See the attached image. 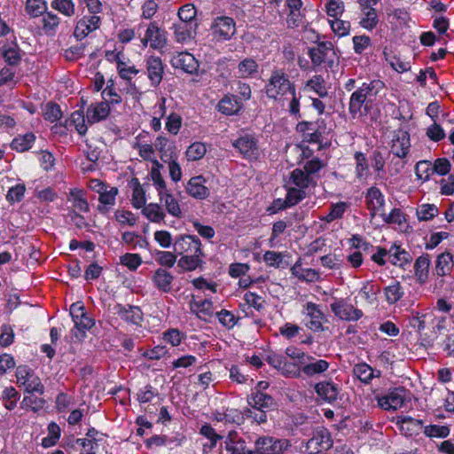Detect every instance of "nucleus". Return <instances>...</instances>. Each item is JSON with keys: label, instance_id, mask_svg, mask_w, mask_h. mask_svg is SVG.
<instances>
[{"label": "nucleus", "instance_id": "a211bd4d", "mask_svg": "<svg viewBox=\"0 0 454 454\" xmlns=\"http://www.w3.org/2000/svg\"><path fill=\"white\" fill-rule=\"evenodd\" d=\"M388 261L396 267L406 269L412 262V256L401 244L393 243L388 249Z\"/></svg>", "mask_w": 454, "mask_h": 454}, {"label": "nucleus", "instance_id": "79ce46f5", "mask_svg": "<svg viewBox=\"0 0 454 454\" xmlns=\"http://www.w3.org/2000/svg\"><path fill=\"white\" fill-rule=\"evenodd\" d=\"M292 183L299 189L305 191L310 185H315L316 182L312 176H309L303 169L294 168L290 175Z\"/></svg>", "mask_w": 454, "mask_h": 454}, {"label": "nucleus", "instance_id": "338daca9", "mask_svg": "<svg viewBox=\"0 0 454 454\" xmlns=\"http://www.w3.org/2000/svg\"><path fill=\"white\" fill-rule=\"evenodd\" d=\"M102 97L109 105H118L121 102V97L116 92L114 82L112 79L107 81L106 87L102 91Z\"/></svg>", "mask_w": 454, "mask_h": 454}, {"label": "nucleus", "instance_id": "8fccbe9b", "mask_svg": "<svg viewBox=\"0 0 454 454\" xmlns=\"http://www.w3.org/2000/svg\"><path fill=\"white\" fill-rule=\"evenodd\" d=\"M142 213L150 222L156 223H160L166 216L164 211L158 203L148 204L143 208Z\"/></svg>", "mask_w": 454, "mask_h": 454}, {"label": "nucleus", "instance_id": "0e129e2a", "mask_svg": "<svg viewBox=\"0 0 454 454\" xmlns=\"http://www.w3.org/2000/svg\"><path fill=\"white\" fill-rule=\"evenodd\" d=\"M206 153L207 148L204 143L194 142L188 146L185 153L188 160L195 161L202 159Z\"/></svg>", "mask_w": 454, "mask_h": 454}, {"label": "nucleus", "instance_id": "aec40b11", "mask_svg": "<svg viewBox=\"0 0 454 454\" xmlns=\"http://www.w3.org/2000/svg\"><path fill=\"white\" fill-rule=\"evenodd\" d=\"M171 63L175 68H180L190 74H196L200 67V64L195 57L186 51L178 53L172 59Z\"/></svg>", "mask_w": 454, "mask_h": 454}, {"label": "nucleus", "instance_id": "f704fd0d", "mask_svg": "<svg viewBox=\"0 0 454 454\" xmlns=\"http://www.w3.org/2000/svg\"><path fill=\"white\" fill-rule=\"evenodd\" d=\"M259 72V65L253 58H246L238 65V77L248 79L254 77Z\"/></svg>", "mask_w": 454, "mask_h": 454}, {"label": "nucleus", "instance_id": "72a5a7b5", "mask_svg": "<svg viewBox=\"0 0 454 454\" xmlns=\"http://www.w3.org/2000/svg\"><path fill=\"white\" fill-rule=\"evenodd\" d=\"M129 187L132 189V206L139 209L142 208L146 202L145 191L143 188L137 177H132L128 184Z\"/></svg>", "mask_w": 454, "mask_h": 454}, {"label": "nucleus", "instance_id": "49530a36", "mask_svg": "<svg viewBox=\"0 0 454 454\" xmlns=\"http://www.w3.org/2000/svg\"><path fill=\"white\" fill-rule=\"evenodd\" d=\"M68 200H71L73 206L81 212L87 213L89 211L90 206L87 199L84 197V191L82 189H71Z\"/></svg>", "mask_w": 454, "mask_h": 454}, {"label": "nucleus", "instance_id": "13d9d810", "mask_svg": "<svg viewBox=\"0 0 454 454\" xmlns=\"http://www.w3.org/2000/svg\"><path fill=\"white\" fill-rule=\"evenodd\" d=\"M439 213L438 207L434 204H421L417 207L416 215L419 221H429L434 218Z\"/></svg>", "mask_w": 454, "mask_h": 454}, {"label": "nucleus", "instance_id": "e2e57ef3", "mask_svg": "<svg viewBox=\"0 0 454 454\" xmlns=\"http://www.w3.org/2000/svg\"><path fill=\"white\" fill-rule=\"evenodd\" d=\"M26 192V185L23 183L17 184L14 186H12L5 196L6 200L10 205H13L15 203L20 202L25 196Z\"/></svg>", "mask_w": 454, "mask_h": 454}, {"label": "nucleus", "instance_id": "09e8293b", "mask_svg": "<svg viewBox=\"0 0 454 454\" xmlns=\"http://www.w3.org/2000/svg\"><path fill=\"white\" fill-rule=\"evenodd\" d=\"M60 23L59 17L52 12H44L42 19V27L46 35H54Z\"/></svg>", "mask_w": 454, "mask_h": 454}, {"label": "nucleus", "instance_id": "4468645a", "mask_svg": "<svg viewBox=\"0 0 454 454\" xmlns=\"http://www.w3.org/2000/svg\"><path fill=\"white\" fill-rule=\"evenodd\" d=\"M365 205L373 217L384 211L385 196L377 186H371L364 192Z\"/></svg>", "mask_w": 454, "mask_h": 454}, {"label": "nucleus", "instance_id": "6e6d98bb", "mask_svg": "<svg viewBox=\"0 0 454 454\" xmlns=\"http://www.w3.org/2000/svg\"><path fill=\"white\" fill-rule=\"evenodd\" d=\"M384 294L386 301L389 304H395L403 296V287L399 281H395L392 285L386 286L384 288Z\"/></svg>", "mask_w": 454, "mask_h": 454}, {"label": "nucleus", "instance_id": "dca6fc26", "mask_svg": "<svg viewBox=\"0 0 454 454\" xmlns=\"http://www.w3.org/2000/svg\"><path fill=\"white\" fill-rule=\"evenodd\" d=\"M101 19L98 15H85L78 20L74 35L78 41L84 39L90 33L99 28Z\"/></svg>", "mask_w": 454, "mask_h": 454}, {"label": "nucleus", "instance_id": "423d86ee", "mask_svg": "<svg viewBox=\"0 0 454 454\" xmlns=\"http://www.w3.org/2000/svg\"><path fill=\"white\" fill-rule=\"evenodd\" d=\"M286 354L292 360L290 364L296 369H327L329 366L325 360L309 356L295 347L286 348Z\"/></svg>", "mask_w": 454, "mask_h": 454}, {"label": "nucleus", "instance_id": "a18cd8bd", "mask_svg": "<svg viewBox=\"0 0 454 454\" xmlns=\"http://www.w3.org/2000/svg\"><path fill=\"white\" fill-rule=\"evenodd\" d=\"M317 395L324 400L332 403L337 399L338 389L333 383L319 382L315 387Z\"/></svg>", "mask_w": 454, "mask_h": 454}, {"label": "nucleus", "instance_id": "39448f33", "mask_svg": "<svg viewBox=\"0 0 454 454\" xmlns=\"http://www.w3.org/2000/svg\"><path fill=\"white\" fill-rule=\"evenodd\" d=\"M316 43V46L308 49V56L313 67H317L325 64L328 67H333L335 57L333 44L329 41H317Z\"/></svg>", "mask_w": 454, "mask_h": 454}, {"label": "nucleus", "instance_id": "f3484780", "mask_svg": "<svg viewBox=\"0 0 454 454\" xmlns=\"http://www.w3.org/2000/svg\"><path fill=\"white\" fill-rule=\"evenodd\" d=\"M304 309L305 311L303 313L309 318L305 324L306 326L313 332L323 331V322L325 320V317L319 306L312 301H309L304 306Z\"/></svg>", "mask_w": 454, "mask_h": 454}, {"label": "nucleus", "instance_id": "c03bdc74", "mask_svg": "<svg viewBox=\"0 0 454 454\" xmlns=\"http://www.w3.org/2000/svg\"><path fill=\"white\" fill-rule=\"evenodd\" d=\"M305 89L313 90L319 98H324L328 96L325 87V81L321 74H315L305 83Z\"/></svg>", "mask_w": 454, "mask_h": 454}, {"label": "nucleus", "instance_id": "b1692460", "mask_svg": "<svg viewBox=\"0 0 454 454\" xmlns=\"http://www.w3.org/2000/svg\"><path fill=\"white\" fill-rule=\"evenodd\" d=\"M174 276L166 269L158 268L152 276V282L160 292L168 294L172 290Z\"/></svg>", "mask_w": 454, "mask_h": 454}, {"label": "nucleus", "instance_id": "f8f14e48", "mask_svg": "<svg viewBox=\"0 0 454 454\" xmlns=\"http://www.w3.org/2000/svg\"><path fill=\"white\" fill-rule=\"evenodd\" d=\"M410 147V133L403 128L395 130L391 145V151L394 155L403 159L408 155Z\"/></svg>", "mask_w": 454, "mask_h": 454}, {"label": "nucleus", "instance_id": "a19ab883", "mask_svg": "<svg viewBox=\"0 0 454 454\" xmlns=\"http://www.w3.org/2000/svg\"><path fill=\"white\" fill-rule=\"evenodd\" d=\"M35 141V136L32 132H27L24 135H18L12 139L11 148L19 153H24L33 146Z\"/></svg>", "mask_w": 454, "mask_h": 454}, {"label": "nucleus", "instance_id": "6ab92c4d", "mask_svg": "<svg viewBox=\"0 0 454 454\" xmlns=\"http://www.w3.org/2000/svg\"><path fill=\"white\" fill-rule=\"evenodd\" d=\"M146 35L152 49L162 50L166 47L167 32L164 28L160 27L156 21L149 23L146 29Z\"/></svg>", "mask_w": 454, "mask_h": 454}, {"label": "nucleus", "instance_id": "a878e982", "mask_svg": "<svg viewBox=\"0 0 454 454\" xmlns=\"http://www.w3.org/2000/svg\"><path fill=\"white\" fill-rule=\"evenodd\" d=\"M430 265L431 258L428 254H423L415 260L413 269L417 283L423 285L427 282Z\"/></svg>", "mask_w": 454, "mask_h": 454}, {"label": "nucleus", "instance_id": "864d4df0", "mask_svg": "<svg viewBox=\"0 0 454 454\" xmlns=\"http://www.w3.org/2000/svg\"><path fill=\"white\" fill-rule=\"evenodd\" d=\"M178 20L187 23H192V25H198L196 16H197V9L192 4H186L181 6L177 12Z\"/></svg>", "mask_w": 454, "mask_h": 454}, {"label": "nucleus", "instance_id": "4d7b16f0", "mask_svg": "<svg viewBox=\"0 0 454 454\" xmlns=\"http://www.w3.org/2000/svg\"><path fill=\"white\" fill-rule=\"evenodd\" d=\"M348 207V203L344 201L333 203L330 206L329 213L323 218V220L326 223H332L335 220L340 219L343 217V215Z\"/></svg>", "mask_w": 454, "mask_h": 454}, {"label": "nucleus", "instance_id": "c9c22d12", "mask_svg": "<svg viewBox=\"0 0 454 454\" xmlns=\"http://www.w3.org/2000/svg\"><path fill=\"white\" fill-rule=\"evenodd\" d=\"M453 267V255L446 251L440 254L435 261V273L439 277L450 274Z\"/></svg>", "mask_w": 454, "mask_h": 454}, {"label": "nucleus", "instance_id": "cd10ccee", "mask_svg": "<svg viewBox=\"0 0 454 454\" xmlns=\"http://www.w3.org/2000/svg\"><path fill=\"white\" fill-rule=\"evenodd\" d=\"M242 107L243 103L233 94L225 95L217 104L218 112L224 115L237 114Z\"/></svg>", "mask_w": 454, "mask_h": 454}, {"label": "nucleus", "instance_id": "37998d69", "mask_svg": "<svg viewBox=\"0 0 454 454\" xmlns=\"http://www.w3.org/2000/svg\"><path fill=\"white\" fill-rule=\"evenodd\" d=\"M161 168L162 164H160L158 160H153V167L150 171V177L158 192V196H162L161 194L168 191L166 182L160 174Z\"/></svg>", "mask_w": 454, "mask_h": 454}, {"label": "nucleus", "instance_id": "9b49d317", "mask_svg": "<svg viewBox=\"0 0 454 454\" xmlns=\"http://www.w3.org/2000/svg\"><path fill=\"white\" fill-rule=\"evenodd\" d=\"M114 310L121 320L128 324L141 325L143 323L144 313L138 306L117 303L114 307Z\"/></svg>", "mask_w": 454, "mask_h": 454}, {"label": "nucleus", "instance_id": "5701e85b", "mask_svg": "<svg viewBox=\"0 0 454 454\" xmlns=\"http://www.w3.org/2000/svg\"><path fill=\"white\" fill-rule=\"evenodd\" d=\"M197 28L198 25H192V23L180 20L173 23L171 27L177 43H185L192 40L196 35Z\"/></svg>", "mask_w": 454, "mask_h": 454}, {"label": "nucleus", "instance_id": "052dcab7", "mask_svg": "<svg viewBox=\"0 0 454 454\" xmlns=\"http://www.w3.org/2000/svg\"><path fill=\"white\" fill-rule=\"evenodd\" d=\"M51 6L67 17H72L75 13V5L73 0H52Z\"/></svg>", "mask_w": 454, "mask_h": 454}, {"label": "nucleus", "instance_id": "2eb2a0df", "mask_svg": "<svg viewBox=\"0 0 454 454\" xmlns=\"http://www.w3.org/2000/svg\"><path fill=\"white\" fill-rule=\"evenodd\" d=\"M146 73L150 84L158 87L162 81L164 64L158 56L151 55L145 60Z\"/></svg>", "mask_w": 454, "mask_h": 454}, {"label": "nucleus", "instance_id": "603ef678", "mask_svg": "<svg viewBox=\"0 0 454 454\" xmlns=\"http://www.w3.org/2000/svg\"><path fill=\"white\" fill-rule=\"evenodd\" d=\"M354 159L356 160V176L358 179L367 178L370 175V170L365 154L362 152H356Z\"/></svg>", "mask_w": 454, "mask_h": 454}, {"label": "nucleus", "instance_id": "2f4dec72", "mask_svg": "<svg viewBox=\"0 0 454 454\" xmlns=\"http://www.w3.org/2000/svg\"><path fill=\"white\" fill-rule=\"evenodd\" d=\"M118 192L119 190L117 187H111L109 190L106 188L104 192H100L98 196L99 204L97 207V210L102 215L108 214L110 207L116 203Z\"/></svg>", "mask_w": 454, "mask_h": 454}, {"label": "nucleus", "instance_id": "e433bc0d", "mask_svg": "<svg viewBox=\"0 0 454 454\" xmlns=\"http://www.w3.org/2000/svg\"><path fill=\"white\" fill-rule=\"evenodd\" d=\"M225 449L230 454H246V442L237 432L231 431L225 440Z\"/></svg>", "mask_w": 454, "mask_h": 454}, {"label": "nucleus", "instance_id": "680f3d73", "mask_svg": "<svg viewBox=\"0 0 454 454\" xmlns=\"http://www.w3.org/2000/svg\"><path fill=\"white\" fill-rule=\"evenodd\" d=\"M185 338V334L177 328H169L162 333L161 339L165 343L170 344L172 347L180 345Z\"/></svg>", "mask_w": 454, "mask_h": 454}, {"label": "nucleus", "instance_id": "3c124183", "mask_svg": "<svg viewBox=\"0 0 454 454\" xmlns=\"http://www.w3.org/2000/svg\"><path fill=\"white\" fill-rule=\"evenodd\" d=\"M25 10L30 18H38L48 10L45 0H27Z\"/></svg>", "mask_w": 454, "mask_h": 454}, {"label": "nucleus", "instance_id": "4be33fe9", "mask_svg": "<svg viewBox=\"0 0 454 454\" xmlns=\"http://www.w3.org/2000/svg\"><path fill=\"white\" fill-rule=\"evenodd\" d=\"M403 403L404 395L403 389H395L378 399L379 406L387 411H395L401 408Z\"/></svg>", "mask_w": 454, "mask_h": 454}, {"label": "nucleus", "instance_id": "f03ea898", "mask_svg": "<svg viewBox=\"0 0 454 454\" xmlns=\"http://www.w3.org/2000/svg\"><path fill=\"white\" fill-rule=\"evenodd\" d=\"M294 89L295 83L284 68L273 69L264 86L266 97L275 102H284Z\"/></svg>", "mask_w": 454, "mask_h": 454}, {"label": "nucleus", "instance_id": "393cba45", "mask_svg": "<svg viewBox=\"0 0 454 454\" xmlns=\"http://www.w3.org/2000/svg\"><path fill=\"white\" fill-rule=\"evenodd\" d=\"M206 182L202 176L192 177L186 185L187 193L197 200H205L209 196V190L204 184Z\"/></svg>", "mask_w": 454, "mask_h": 454}, {"label": "nucleus", "instance_id": "ddd939ff", "mask_svg": "<svg viewBox=\"0 0 454 454\" xmlns=\"http://www.w3.org/2000/svg\"><path fill=\"white\" fill-rule=\"evenodd\" d=\"M16 377L18 384L20 387H24L25 391L41 395L43 393L44 387L41 379L35 374V371H17Z\"/></svg>", "mask_w": 454, "mask_h": 454}, {"label": "nucleus", "instance_id": "bb28decb", "mask_svg": "<svg viewBox=\"0 0 454 454\" xmlns=\"http://www.w3.org/2000/svg\"><path fill=\"white\" fill-rule=\"evenodd\" d=\"M247 403L252 408L258 410L270 411L276 409L277 403L270 395L262 393L260 390L252 393L247 398Z\"/></svg>", "mask_w": 454, "mask_h": 454}, {"label": "nucleus", "instance_id": "69168bd1", "mask_svg": "<svg viewBox=\"0 0 454 454\" xmlns=\"http://www.w3.org/2000/svg\"><path fill=\"white\" fill-rule=\"evenodd\" d=\"M120 263L130 271H136L143 263V260L139 254L126 253L120 257Z\"/></svg>", "mask_w": 454, "mask_h": 454}, {"label": "nucleus", "instance_id": "4c0bfd02", "mask_svg": "<svg viewBox=\"0 0 454 454\" xmlns=\"http://www.w3.org/2000/svg\"><path fill=\"white\" fill-rule=\"evenodd\" d=\"M214 419L218 422L239 423L243 420V414L237 409L226 408L222 411L216 410L213 413Z\"/></svg>", "mask_w": 454, "mask_h": 454}, {"label": "nucleus", "instance_id": "473e14b6", "mask_svg": "<svg viewBox=\"0 0 454 454\" xmlns=\"http://www.w3.org/2000/svg\"><path fill=\"white\" fill-rule=\"evenodd\" d=\"M302 262L299 258L298 261L291 267L290 271L293 276L301 281L315 282L319 278L318 272L311 268L302 269Z\"/></svg>", "mask_w": 454, "mask_h": 454}, {"label": "nucleus", "instance_id": "bf43d9fd", "mask_svg": "<svg viewBox=\"0 0 454 454\" xmlns=\"http://www.w3.org/2000/svg\"><path fill=\"white\" fill-rule=\"evenodd\" d=\"M215 317L219 323L225 328L232 329L240 319L239 317H236L231 311L225 309H221L215 313Z\"/></svg>", "mask_w": 454, "mask_h": 454}, {"label": "nucleus", "instance_id": "5fc2aeb1", "mask_svg": "<svg viewBox=\"0 0 454 454\" xmlns=\"http://www.w3.org/2000/svg\"><path fill=\"white\" fill-rule=\"evenodd\" d=\"M190 309L192 313H195L199 317V314L211 317L213 315V301L209 299H204L202 301H192L190 303Z\"/></svg>", "mask_w": 454, "mask_h": 454}, {"label": "nucleus", "instance_id": "c85d7f7f", "mask_svg": "<svg viewBox=\"0 0 454 454\" xmlns=\"http://www.w3.org/2000/svg\"><path fill=\"white\" fill-rule=\"evenodd\" d=\"M1 55L4 62L12 67L20 65L22 56L21 50L16 42V39L10 43H4L1 48Z\"/></svg>", "mask_w": 454, "mask_h": 454}, {"label": "nucleus", "instance_id": "774afa93", "mask_svg": "<svg viewBox=\"0 0 454 454\" xmlns=\"http://www.w3.org/2000/svg\"><path fill=\"white\" fill-rule=\"evenodd\" d=\"M70 122L74 126L79 135L84 136L87 133L88 127L85 124V115L82 110H76L72 113Z\"/></svg>", "mask_w": 454, "mask_h": 454}, {"label": "nucleus", "instance_id": "0eeeda50", "mask_svg": "<svg viewBox=\"0 0 454 454\" xmlns=\"http://www.w3.org/2000/svg\"><path fill=\"white\" fill-rule=\"evenodd\" d=\"M290 446L287 439L261 436L254 442V450L247 451V454H284Z\"/></svg>", "mask_w": 454, "mask_h": 454}, {"label": "nucleus", "instance_id": "58836bf2", "mask_svg": "<svg viewBox=\"0 0 454 454\" xmlns=\"http://www.w3.org/2000/svg\"><path fill=\"white\" fill-rule=\"evenodd\" d=\"M364 17L360 20L359 25L369 31L373 30L379 24L378 12L374 7H360Z\"/></svg>", "mask_w": 454, "mask_h": 454}, {"label": "nucleus", "instance_id": "de8ad7c7", "mask_svg": "<svg viewBox=\"0 0 454 454\" xmlns=\"http://www.w3.org/2000/svg\"><path fill=\"white\" fill-rule=\"evenodd\" d=\"M200 434L205 436L207 439L209 440L210 443L204 444L203 446V451L207 452L208 450H211L216 446V443L218 441H220L223 436L218 434L215 428L212 427L209 424H204L201 426L200 429Z\"/></svg>", "mask_w": 454, "mask_h": 454}, {"label": "nucleus", "instance_id": "c756f323", "mask_svg": "<svg viewBox=\"0 0 454 454\" xmlns=\"http://www.w3.org/2000/svg\"><path fill=\"white\" fill-rule=\"evenodd\" d=\"M206 256L205 253L200 254L195 253L192 254L181 255L177 262V266L182 269L183 271H194L197 269H201L205 264L203 258Z\"/></svg>", "mask_w": 454, "mask_h": 454}, {"label": "nucleus", "instance_id": "1a4fd4ad", "mask_svg": "<svg viewBox=\"0 0 454 454\" xmlns=\"http://www.w3.org/2000/svg\"><path fill=\"white\" fill-rule=\"evenodd\" d=\"M174 253L185 255L200 253L203 254L202 244L196 235L183 234L175 239L173 244Z\"/></svg>", "mask_w": 454, "mask_h": 454}, {"label": "nucleus", "instance_id": "412c9836", "mask_svg": "<svg viewBox=\"0 0 454 454\" xmlns=\"http://www.w3.org/2000/svg\"><path fill=\"white\" fill-rule=\"evenodd\" d=\"M110 114V105L107 101L91 104L86 110V118L89 123L94 124L106 120Z\"/></svg>", "mask_w": 454, "mask_h": 454}, {"label": "nucleus", "instance_id": "6e6552de", "mask_svg": "<svg viewBox=\"0 0 454 454\" xmlns=\"http://www.w3.org/2000/svg\"><path fill=\"white\" fill-rule=\"evenodd\" d=\"M330 309L335 317L347 322H356L364 317L363 310L355 308L345 298H335L334 301L330 304Z\"/></svg>", "mask_w": 454, "mask_h": 454}, {"label": "nucleus", "instance_id": "f257e3e1", "mask_svg": "<svg viewBox=\"0 0 454 454\" xmlns=\"http://www.w3.org/2000/svg\"><path fill=\"white\" fill-rule=\"evenodd\" d=\"M385 88V82L380 79L367 80L351 94L348 102V113L353 119L366 116L372 110L377 96Z\"/></svg>", "mask_w": 454, "mask_h": 454}, {"label": "nucleus", "instance_id": "20e7f679", "mask_svg": "<svg viewBox=\"0 0 454 454\" xmlns=\"http://www.w3.org/2000/svg\"><path fill=\"white\" fill-rule=\"evenodd\" d=\"M209 30L215 43H224L230 41L236 35V22L230 16H216L212 19Z\"/></svg>", "mask_w": 454, "mask_h": 454}, {"label": "nucleus", "instance_id": "7ed1b4c3", "mask_svg": "<svg viewBox=\"0 0 454 454\" xmlns=\"http://www.w3.org/2000/svg\"><path fill=\"white\" fill-rule=\"evenodd\" d=\"M231 145L243 159L250 162L257 161L261 157L259 139L254 133L243 132Z\"/></svg>", "mask_w": 454, "mask_h": 454}, {"label": "nucleus", "instance_id": "ea45409f", "mask_svg": "<svg viewBox=\"0 0 454 454\" xmlns=\"http://www.w3.org/2000/svg\"><path fill=\"white\" fill-rule=\"evenodd\" d=\"M161 195L162 196H159V198L160 202L164 203L167 212L172 216L181 218L183 216V213L179 202L174 195L168 190Z\"/></svg>", "mask_w": 454, "mask_h": 454}, {"label": "nucleus", "instance_id": "7c9ffc66", "mask_svg": "<svg viewBox=\"0 0 454 454\" xmlns=\"http://www.w3.org/2000/svg\"><path fill=\"white\" fill-rule=\"evenodd\" d=\"M154 145L159 151L162 161L168 162L173 158H177L175 144L170 142L166 137L159 136L155 140Z\"/></svg>", "mask_w": 454, "mask_h": 454}, {"label": "nucleus", "instance_id": "9d476101", "mask_svg": "<svg viewBox=\"0 0 454 454\" xmlns=\"http://www.w3.org/2000/svg\"><path fill=\"white\" fill-rule=\"evenodd\" d=\"M332 446L329 432L324 427L317 428L305 444L304 451L308 454H317Z\"/></svg>", "mask_w": 454, "mask_h": 454}]
</instances>
